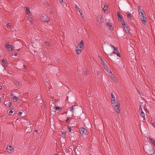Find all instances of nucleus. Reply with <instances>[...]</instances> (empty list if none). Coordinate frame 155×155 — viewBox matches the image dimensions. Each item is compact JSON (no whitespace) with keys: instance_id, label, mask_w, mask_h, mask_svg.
<instances>
[{"instance_id":"50","label":"nucleus","mask_w":155,"mask_h":155,"mask_svg":"<svg viewBox=\"0 0 155 155\" xmlns=\"http://www.w3.org/2000/svg\"><path fill=\"white\" fill-rule=\"evenodd\" d=\"M53 12L52 11H51V12H50V14H53Z\"/></svg>"},{"instance_id":"10","label":"nucleus","mask_w":155,"mask_h":155,"mask_svg":"<svg viewBox=\"0 0 155 155\" xmlns=\"http://www.w3.org/2000/svg\"><path fill=\"white\" fill-rule=\"evenodd\" d=\"M139 112L140 113V115H141V116L142 117H143V118L144 119H145V118H144L145 114H144V112L142 111L141 106H140V109H139Z\"/></svg>"},{"instance_id":"19","label":"nucleus","mask_w":155,"mask_h":155,"mask_svg":"<svg viewBox=\"0 0 155 155\" xmlns=\"http://www.w3.org/2000/svg\"><path fill=\"white\" fill-rule=\"evenodd\" d=\"M54 108L55 110H59V109H61V110H62V109L61 107H58L56 105H55L54 106Z\"/></svg>"},{"instance_id":"30","label":"nucleus","mask_w":155,"mask_h":155,"mask_svg":"<svg viewBox=\"0 0 155 155\" xmlns=\"http://www.w3.org/2000/svg\"><path fill=\"white\" fill-rule=\"evenodd\" d=\"M117 14L118 18L120 17L121 16L120 14V12H117Z\"/></svg>"},{"instance_id":"3","label":"nucleus","mask_w":155,"mask_h":155,"mask_svg":"<svg viewBox=\"0 0 155 155\" xmlns=\"http://www.w3.org/2000/svg\"><path fill=\"white\" fill-rule=\"evenodd\" d=\"M41 19L45 22H48L49 21V18L45 14H42L41 16Z\"/></svg>"},{"instance_id":"38","label":"nucleus","mask_w":155,"mask_h":155,"mask_svg":"<svg viewBox=\"0 0 155 155\" xmlns=\"http://www.w3.org/2000/svg\"><path fill=\"white\" fill-rule=\"evenodd\" d=\"M45 43L47 45H49V42L48 41H45Z\"/></svg>"},{"instance_id":"24","label":"nucleus","mask_w":155,"mask_h":155,"mask_svg":"<svg viewBox=\"0 0 155 155\" xmlns=\"http://www.w3.org/2000/svg\"><path fill=\"white\" fill-rule=\"evenodd\" d=\"M11 105V104L10 102H9L5 104V105L8 107H9Z\"/></svg>"},{"instance_id":"17","label":"nucleus","mask_w":155,"mask_h":155,"mask_svg":"<svg viewBox=\"0 0 155 155\" xmlns=\"http://www.w3.org/2000/svg\"><path fill=\"white\" fill-rule=\"evenodd\" d=\"M149 139L152 144L155 146V141L150 137L149 138Z\"/></svg>"},{"instance_id":"42","label":"nucleus","mask_w":155,"mask_h":155,"mask_svg":"<svg viewBox=\"0 0 155 155\" xmlns=\"http://www.w3.org/2000/svg\"><path fill=\"white\" fill-rule=\"evenodd\" d=\"M116 54H117V55L118 56L120 57V54L119 53H117Z\"/></svg>"},{"instance_id":"43","label":"nucleus","mask_w":155,"mask_h":155,"mask_svg":"<svg viewBox=\"0 0 155 155\" xmlns=\"http://www.w3.org/2000/svg\"><path fill=\"white\" fill-rule=\"evenodd\" d=\"M16 85L18 86L19 85V83L18 82H16L15 83Z\"/></svg>"},{"instance_id":"5","label":"nucleus","mask_w":155,"mask_h":155,"mask_svg":"<svg viewBox=\"0 0 155 155\" xmlns=\"http://www.w3.org/2000/svg\"><path fill=\"white\" fill-rule=\"evenodd\" d=\"M80 132L81 134L82 135H85L87 134V130L84 128L81 127L80 130Z\"/></svg>"},{"instance_id":"52","label":"nucleus","mask_w":155,"mask_h":155,"mask_svg":"<svg viewBox=\"0 0 155 155\" xmlns=\"http://www.w3.org/2000/svg\"><path fill=\"white\" fill-rule=\"evenodd\" d=\"M2 88V87L0 85V90Z\"/></svg>"},{"instance_id":"33","label":"nucleus","mask_w":155,"mask_h":155,"mask_svg":"<svg viewBox=\"0 0 155 155\" xmlns=\"http://www.w3.org/2000/svg\"><path fill=\"white\" fill-rule=\"evenodd\" d=\"M68 129L69 131V132H70L71 131V127L68 126Z\"/></svg>"},{"instance_id":"22","label":"nucleus","mask_w":155,"mask_h":155,"mask_svg":"<svg viewBox=\"0 0 155 155\" xmlns=\"http://www.w3.org/2000/svg\"><path fill=\"white\" fill-rule=\"evenodd\" d=\"M104 68L105 70H106L107 73L109 72L110 71L109 70V68H108L106 65H105V67H104Z\"/></svg>"},{"instance_id":"28","label":"nucleus","mask_w":155,"mask_h":155,"mask_svg":"<svg viewBox=\"0 0 155 155\" xmlns=\"http://www.w3.org/2000/svg\"><path fill=\"white\" fill-rule=\"evenodd\" d=\"M6 26L8 28H10L11 27V24L9 23H7L6 24Z\"/></svg>"},{"instance_id":"9","label":"nucleus","mask_w":155,"mask_h":155,"mask_svg":"<svg viewBox=\"0 0 155 155\" xmlns=\"http://www.w3.org/2000/svg\"><path fill=\"white\" fill-rule=\"evenodd\" d=\"M141 8V6H138L139 12L140 16L143 15H145V14L144 12V11H143V9Z\"/></svg>"},{"instance_id":"1","label":"nucleus","mask_w":155,"mask_h":155,"mask_svg":"<svg viewBox=\"0 0 155 155\" xmlns=\"http://www.w3.org/2000/svg\"><path fill=\"white\" fill-rule=\"evenodd\" d=\"M143 149L148 155H152L154 153V150L152 147L149 145L146 144L143 147Z\"/></svg>"},{"instance_id":"29","label":"nucleus","mask_w":155,"mask_h":155,"mask_svg":"<svg viewBox=\"0 0 155 155\" xmlns=\"http://www.w3.org/2000/svg\"><path fill=\"white\" fill-rule=\"evenodd\" d=\"M45 4L46 6H49L50 5V4L47 2H45Z\"/></svg>"},{"instance_id":"2","label":"nucleus","mask_w":155,"mask_h":155,"mask_svg":"<svg viewBox=\"0 0 155 155\" xmlns=\"http://www.w3.org/2000/svg\"><path fill=\"white\" fill-rule=\"evenodd\" d=\"M84 46V43L83 41L81 40L78 45L76 47V53L78 54H80L81 52L82 48Z\"/></svg>"},{"instance_id":"55","label":"nucleus","mask_w":155,"mask_h":155,"mask_svg":"<svg viewBox=\"0 0 155 155\" xmlns=\"http://www.w3.org/2000/svg\"><path fill=\"white\" fill-rule=\"evenodd\" d=\"M97 73L98 74H99V71H97Z\"/></svg>"},{"instance_id":"45","label":"nucleus","mask_w":155,"mask_h":155,"mask_svg":"<svg viewBox=\"0 0 155 155\" xmlns=\"http://www.w3.org/2000/svg\"><path fill=\"white\" fill-rule=\"evenodd\" d=\"M23 66L24 68H25L26 69H27V67L25 65H24Z\"/></svg>"},{"instance_id":"15","label":"nucleus","mask_w":155,"mask_h":155,"mask_svg":"<svg viewBox=\"0 0 155 155\" xmlns=\"http://www.w3.org/2000/svg\"><path fill=\"white\" fill-rule=\"evenodd\" d=\"M13 101L14 102H16L17 101H18L19 100V98L18 97H17L16 96L14 97L13 98Z\"/></svg>"},{"instance_id":"36","label":"nucleus","mask_w":155,"mask_h":155,"mask_svg":"<svg viewBox=\"0 0 155 155\" xmlns=\"http://www.w3.org/2000/svg\"><path fill=\"white\" fill-rule=\"evenodd\" d=\"M118 19L119 21H121L122 19L121 16L120 17L118 18Z\"/></svg>"},{"instance_id":"49","label":"nucleus","mask_w":155,"mask_h":155,"mask_svg":"<svg viewBox=\"0 0 155 155\" xmlns=\"http://www.w3.org/2000/svg\"><path fill=\"white\" fill-rule=\"evenodd\" d=\"M69 119H70L69 118V117L66 120V122H67L68 121V120H69Z\"/></svg>"},{"instance_id":"26","label":"nucleus","mask_w":155,"mask_h":155,"mask_svg":"<svg viewBox=\"0 0 155 155\" xmlns=\"http://www.w3.org/2000/svg\"><path fill=\"white\" fill-rule=\"evenodd\" d=\"M110 77L112 79V80H115V78L114 77V75L113 74H111V76H110Z\"/></svg>"},{"instance_id":"37","label":"nucleus","mask_w":155,"mask_h":155,"mask_svg":"<svg viewBox=\"0 0 155 155\" xmlns=\"http://www.w3.org/2000/svg\"><path fill=\"white\" fill-rule=\"evenodd\" d=\"M66 131H64L62 132V134L63 135H65L66 134Z\"/></svg>"},{"instance_id":"23","label":"nucleus","mask_w":155,"mask_h":155,"mask_svg":"<svg viewBox=\"0 0 155 155\" xmlns=\"http://www.w3.org/2000/svg\"><path fill=\"white\" fill-rule=\"evenodd\" d=\"M7 150L9 151H11L12 150V147L11 146H9L7 147Z\"/></svg>"},{"instance_id":"12","label":"nucleus","mask_w":155,"mask_h":155,"mask_svg":"<svg viewBox=\"0 0 155 155\" xmlns=\"http://www.w3.org/2000/svg\"><path fill=\"white\" fill-rule=\"evenodd\" d=\"M5 48L9 51H12L14 48V47L11 45L8 44L5 46Z\"/></svg>"},{"instance_id":"51","label":"nucleus","mask_w":155,"mask_h":155,"mask_svg":"<svg viewBox=\"0 0 155 155\" xmlns=\"http://www.w3.org/2000/svg\"><path fill=\"white\" fill-rule=\"evenodd\" d=\"M35 132H37V130H35Z\"/></svg>"},{"instance_id":"41","label":"nucleus","mask_w":155,"mask_h":155,"mask_svg":"<svg viewBox=\"0 0 155 155\" xmlns=\"http://www.w3.org/2000/svg\"><path fill=\"white\" fill-rule=\"evenodd\" d=\"M101 63L102 64V65H103L104 66V67H105L106 65H105V63L104 62H102V63Z\"/></svg>"},{"instance_id":"4","label":"nucleus","mask_w":155,"mask_h":155,"mask_svg":"<svg viewBox=\"0 0 155 155\" xmlns=\"http://www.w3.org/2000/svg\"><path fill=\"white\" fill-rule=\"evenodd\" d=\"M115 110L117 113L119 114L120 113V105L118 103V102L114 104H113Z\"/></svg>"},{"instance_id":"44","label":"nucleus","mask_w":155,"mask_h":155,"mask_svg":"<svg viewBox=\"0 0 155 155\" xmlns=\"http://www.w3.org/2000/svg\"><path fill=\"white\" fill-rule=\"evenodd\" d=\"M22 112H20L19 113H18V115H19V116H21V114H22Z\"/></svg>"},{"instance_id":"7","label":"nucleus","mask_w":155,"mask_h":155,"mask_svg":"<svg viewBox=\"0 0 155 155\" xmlns=\"http://www.w3.org/2000/svg\"><path fill=\"white\" fill-rule=\"evenodd\" d=\"M141 20L142 21V22L143 24H145L147 22V18L146 17H145V15H143L142 16H141Z\"/></svg>"},{"instance_id":"47","label":"nucleus","mask_w":155,"mask_h":155,"mask_svg":"<svg viewBox=\"0 0 155 155\" xmlns=\"http://www.w3.org/2000/svg\"><path fill=\"white\" fill-rule=\"evenodd\" d=\"M59 2L60 3H61L62 2H63V0H59Z\"/></svg>"},{"instance_id":"14","label":"nucleus","mask_w":155,"mask_h":155,"mask_svg":"<svg viewBox=\"0 0 155 155\" xmlns=\"http://www.w3.org/2000/svg\"><path fill=\"white\" fill-rule=\"evenodd\" d=\"M110 46L112 48H113L114 50V51L113 52V53L114 54H115L117 53V48L116 47H114L113 45L111 44H110Z\"/></svg>"},{"instance_id":"40","label":"nucleus","mask_w":155,"mask_h":155,"mask_svg":"<svg viewBox=\"0 0 155 155\" xmlns=\"http://www.w3.org/2000/svg\"><path fill=\"white\" fill-rule=\"evenodd\" d=\"M10 95L11 96L13 97H14L15 96L14 94L13 93H12L10 94Z\"/></svg>"},{"instance_id":"31","label":"nucleus","mask_w":155,"mask_h":155,"mask_svg":"<svg viewBox=\"0 0 155 155\" xmlns=\"http://www.w3.org/2000/svg\"><path fill=\"white\" fill-rule=\"evenodd\" d=\"M18 53L16 52L15 53H13L12 54L13 56H17L18 55Z\"/></svg>"},{"instance_id":"53","label":"nucleus","mask_w":155,"mask_h":155,"mask_svg":"<svg viewBox=\"0 0 155 155\" xmlns=\"http://www.w3.org/2000/svg\"><path fill=\"white\" fill-rule=\"evenodd\" d=\"M20 50V49H18L17 50V51H19Z\"/></svg>"},{"instance_id":"11","label":"nucleus","mask_w":155,"mask_h":155,"mask_svg":"<svg viewBox=\"0 0 155 155\" xmlns=\"http://www.w3.org/2000/svg\"><path fill=\"white\" fill-rule=\"evenodd\" d=\"M27 23H30L31 25H32L34 23V20L31 17H29L26 21Z\"/></svg>"},{"instance_id":"35","label":"nucleus","mask_w":155,"mask_h":155,"mask_svg":"<svg viewBox=\"0 0 155 155\" xmlns=\"http://www.w3.org/2000/svg\"><path fill=\"white\" fill-rule=\"evenodd\" d=\"M13 110H11L9 112V114L11 115L13 113Z\"/></svg>"},{"instance_id":"39","label":"nucleus","mask_w":155,"mask_h":155,"mask_svg":"<svg viewBox=\"0 0 155 155\" xmlns=\"http://www.w3.org/2000/svg\"><path fill=\"white\" fill-rule=\"evenodd\" d=\"M125 30L127 31V32H129V28L128 26V28H125Z\"/></svg>"},{"instance_id":"34","label":"nucleus","mask_w":155,"mask_h":155,"mask_svg":"<svg viewBox=\"0 0 155 155\" xmlns=\"http://www.w3.org/2000/svg\"><path fill=\"white\" fill-rule=\"evenodd\" d=\"M2 62L4 64H6V61L4 59L2 60Z\"/></svg>"},{"instance_id":"54","label":"nucleus","mask_w":155,"mask_h":155,"mask_svg":"<svg viewBox=\"0 0 155 155\" xmlns=\"http://www.w3.org/2000/svg\"><path fill=\"white\" fill-rule=\"evenodd\" d=\"M59 110L60 111H61L62 110H61V109H59V110Z\"/></svg>"},{"instance_id":"13","label":"nucleus","mask_w":155,"mask_h":155,"mask_svg":"<svg viewBox=\"0 0 155 155\" xmlns=\"http://www.w3.org/2000/svg\"><path fill=\"white\" fill-rule=\"evenodd\" d=\"M36 100L38 101V102L40 104H42L43 101L41 98V96L40 94H38V95L36 97Z\"/></svg>"},{"instance_id":"21","label":"nucleus","mask_w":155,"mask_h":155,"mask_svg":"<svg viewBox=\"0 0 155 155\" xmlns=\"http://www.w3.org/2000/svg\"><path fill=\"white\" fill-rule=\"evenodd\" d=\"M26 8V13L27 14H28L30 12V9L28 7Z\"/></svg>"},{"instance_id":"32","label":"nucleus","mask_w":155,"mask_h":155,"mask_svg":"<svg viewBox=\"0 0 155 155\" xmlns=\"http://www.w3.org/2000/svg\"><path fill=\"white\" fill-rule=\"evenodd\" d=\"M107 73L109 76H111V74H112V73L111 71H110L109 72H108Z\"/></svg>"},{"instance_id":"18","label":"nucleus","mask_w":155,"mask_h":155,"mask_svg":"<svg viewBox=\"0 0 155 155\" xmlns=\"http://www.w3.org/2000/svg\"><path fill=\"white\" fill-rule=\"evenodd\" d=\"M127 17L130 19V20H131L132 19V18H131L132 17V16L130 14H128L127 15Z\"/></svg>"},{"instance_id":"8","label":"nucleus","mask_w":155,"mask_h":155,"mask_svg":"<svg viewBox=\"0 0 155 155\" xmlns=\"http://www.w3.org/2000/svg\"><path fill=\"white\" fill-rule=\"evenodd\" d=\"M111 101L112 102V103L113 104H115L116 103H117V101L115 99V97L114 95L113 94V93H111Z\"/></svg>"},{"instance_id":"27","label":"nucleus","mask_w":155,"mask_h":155,"mask_svg":"<svg viewBox=\"0 0 155 155\" xmlns=\"http://www.w3.org/2000/svg\"><path fill=\"white\" fill-rule=\"evenodd\" d=\"M74 109V105H73L72 106V107L70 108V110L72 112H73V110Z\"/></svg>"},{"instance_id":"48","label":"nucleus","mask_w":155,"mask_h":155,"mask_svg":"<svg viewBox=\"0 0 155 155\" xmlns=\"http://www.w3.org/2000/svg\"><path fill=\"white\" fill-rule=\"evenodd\" d=\"M153 125L155 127V122H154L153 123Z\"/></svg>"},{"instance_id":"46","label":"nucleus","mask_w":155,"mask_h":155,"mask_svg":"<svg viewBox=\"0 0 155 155\" xmlns=\"http://www.w3.org/2000/svg\"><path fill=\"white\" fill-rule=\"evenodd\" d=\"M100 59L101 61V63H102V62H104L102 58H101Z\"/></svg>"},{"instance_id":"25","label":"nucleus","mask_w":155,"mask_h":155,"mask_svg":"<svg viewBox=\"0 0 155 155\" xmlns=\"http://www.w3.org/2000/svg\"><path fill=\"white\" fill-rule=\"evenodd\" d=\"M107 6H106L105 5H104V7L103 8V10L105 12L107 10Z\"/></svg>"},{"instance_id":"16","label":"nucleus","mask_w":155,"mask_h":155,"mask_svg":"<svg viewBox=\"0 0 155 155\" xmlns=\"http://www.w3.org/2000/svg\"><path fill=\"white\" fill-rule=\"evenodd\" d=\"M122 24V25H123V27L125 28H128V25H126L124 21H123Z\"/></svg>"},{"instance_id":"6","label":"nucleus","mask_w":155,"mask_h":155,"mask_svg":"<svg viewBox=\"0 0 155 155\" xmlns=\"http://www.w3.org/2000/svg\"><path fill=\"white\" fill-rule=\"evenodd\" d=\"M75 8H76V10L80 12L81 17L82 18H84V16L83 14L82 11L81 10V9L76 5H75Z\"/></svg>"},{"instance_id":"20","label":"nucleus","mask_w":155,"mask_h":155,"mask_svg":"<svg viewBox=\"0 0 155 155\" xmlns=\"http://www.w3.org/2000/svg\"><path fill=\"white\" fill-rule=\"evenodd\" d=\"M107 25L109 27L108 28L110 29L111 28V27H112V25L110 23V22H108L107 23Z\"/></svg>"}]
</instances>
